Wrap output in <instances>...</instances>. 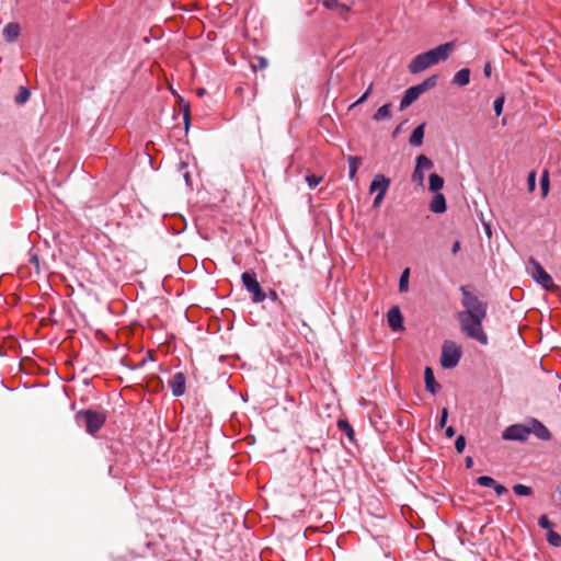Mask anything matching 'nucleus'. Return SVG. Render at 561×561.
<instances>
[{
	"label": "nucleus",
	"instance_id": "nucleus-16",
	"mask_svg": "<svg viewBox=\"0 0 561 561\" xmlns=\"http://www.w3.org/2000/svg\"><path fill=\"white\" fill-rule=\"evenodd\" d=\"M20 25L15 22H11L4 26L2 34L8 43H14L20 35Z\"/></svg>",
	"mask_w": 561,
	"mask_h": 561
},
{
	"label": "nucleus",
	"instance_id": "nucleus-48",
	"mask_svg": "<svg viewBox=\"0 0 561 561\" xmlns=\"http://www.w3.org/2000/svg\"><path fill=\"white\" fill-rule=\"evenodd\" d=\"M491 71H492L491 65L489 62L485 64L484 69H483L484 76L485 77H490L491 76Z\"/></svg>",
	"mask_w": 561,
	"mask_h": 561
},
{
	"label": "nucleus",
	"instance_id": "nucleus-34",
	"mask_svg": "<svg viewBox=\"0 0 561 561\" xmlns=\"http://www.w3.org/2000/svg\"><path fill=\"white\" fill-rule=\"evenodd\" d=\"M306 182L310 188L316 187L318 184H320L323 180L322 176H318L316 174H308L306 175Z\"/></svg>",
	"mask_w": 561,
	"mask_h": 561
},
{
	"label": "nucleus",
	"instance_id": "nucleus-44",
	"mask_svg": "<svg viewBox=\"0 0 561 561\" xmlns=\"http://www.w3.org/2000/svg\"><path fill=\"white\" fill-rule=\"evenodd\" d=\"M339 4V0H324L323 1V5L328 9H333L335 7H337Z\"/></svg>",
	"mask_w": 561,
	"mask_h": 561
},
{
	"label": "nucleus",
	"instance_id": "nucleus-4",
	"mask_svg": "<svg viewBox=\"0 0 561 561\" xmlns=\"http://www.w3.org/2000/svg\"><path fill=\"white\" fill-rule=\"evenodd\" d=\"M461 319V330L466 333V335L482 345L488 344V335L482 327L483 318H460Z\"/></svg>",
	"mask_w": 561,
	"mask_h": 561
},
{
	"label": "nucleus",
	"instance_id": "nucleus-35",
	"mask_svg": "<svg viewBox=\"0 0 561 561\" xmlns=\"http://www.w3.org/2000/svg\"><path fill=\"white\" fill-rule=\"evenodd\" d=\"M538 525L542 528V529H547L548 531L551 530L552 528V523L550 522V519L548 518L547 515H541L538 519Z\"/></svg>",
	"mask_w": 561,
	"mask_h": 561
},
{
	"label": "nucleus",
	"instance_id": "nucleus-52",
	"mask_svg": "<svg viewBox=\"0 0 561 561\" xmlns=\"http://www.w3.org/2000/svg\"><path fill=\"white\" fill-rule=\"evenodd\" d=\"M205 93H206V90H205V89H203V88H201V89H198V90H197V94H198L199 96H203Z\"/></svg>",
	"mask_w": 561,
	"mask_h": 561
},
{
	"label": "nucleus",
	"instance_id": "nucleus-36",
	"mask_svg": "<svg viewBox=\"0 0 561 561\" xmlns=\"http://www.w3.org/2000/svg\"><path fill=\"white\" fill-rule=\"evenodd\" d=\"M371 90H373V84H370L368 87V89L362 94V96L356 101L354 102L351 106H350V110L354 108L355 106H357L358 104L363 103L364 101L367 100V98L370 95L371 93Z\"/></svg>",
	"mask_w": 561,
	"mask_h": 561
},
{
	"label": "nucleus",
	"instance_id": "nucleus-55",
	"mask_svg": "<svg viewBox=\"0 0 561 561\" xmlns=\"http://www.w3.org/2000/svg\"><path fill=\"white\" fill-rule=\"evenodd\" d=\"M43 320L48 321V322H53V323H57V321L56 320L53 321L51 318H44Z\"/></svg>",
	"mask_w": 561,
	"mask_h": 561
},
{
	"label": "nucleus",
	"instance_id": "nucleus-42",
	"mask_svg": "<svg viewBox=\"0 0 561 561\" xmlns=\"http://www.w3.org/2000/svg\"><path fill=\"white\" fill-rule=\"evenodd\" d=\"M385 316H401L399 306H392L391 308H389Z\"/></svg>",
	"mask_w": 561,
	"mask_h": 561
},
{
	"label": "nucleus",
	"instance_id": "nucleus-41",
	"mask_svg": "<svg viewBox=\"0 0 561 561\" xmlns=\"http://www.w3.org/2000/svg\"><path fill=\"white\" fill-rule=\"evenodd\" d=\"M257 62H259L257 66L253 65V69L254 70H256V69H261L262 70V69H265L267 67V60L264 57H259L257 58Z\"/></svg>",
	"mask_w": 561,
	"mask_h": 561
},
{
	"label": "nucleus",
	"instance_id": "nucleus-21",
	"mask_svg": "<svg viewBox=\"0 0 561 561\" xmlns=\"http://www.w3.org/2000/svg\"><path fill=\"white\" fill-rule=\"evenodd\" d=\"M31 96V92L27 88L21 85L18 93L14 96V102L19 105L25 104Z\"/></svg>",
	"mask_w": 561,
	"mask_h": 561
},
{
	"label": "nucleus",
	"instance_id": "nucleus-30",
	"mask_svg": "<svg viewBox=\"0 0 561 561\" xmlns=\"http://www.w3.org/2000/svg\"><path fill=\"white\" fill-rule=\"evenodd\" d=\"M547 541L550 546L558 548L561 546V536L551 529L547 533Z\"/></svg>",
	"mask_w": 561,
	"mask_h": 561
},
{
	"label": "nucleus",
	"instance_id": "nucleus-45",
	"mask_svg": "<svg viewBox=\"0 0 561 561\" xmlns=\"http://www.w3.org/2000/svg\"><path fill=\"white\" fill-rule=\"evenodd\" d=\"M445 434L448 438H451L456 434L454 426H447L445 430Z\"/></svg>",
	"mask_w": 561,
	"mask_h": 561
},
{
	"label": "nucleus",
	"instance_id": "nucleus-3",
	"mask_svg": "<svg viewBox=\"0 0 561 561\" xmlns=\"http://www.w3.org/2000/svg\"><path fill=\"white\" fill-rule=\"evenodd\" d=\"M106 416L103 412L82 410L76 414V422L83 425L89 434L96 433L105 423Z\"/></svg>",
	"mask_w": 561,
	"mask_h": 561
},
{
	"label": "nucleus",
	"instance_id": "nucleus-37",
	"mask_svg": "<svg viewBox=\"0 0 561 561\" xmlns=\"http://www.w3.org/2000/svg\"><path fill=\"white\" fill-rule=\"evenodd\" d=\"M527 184H528V190L530 192L535 190V187H536V172L535 171H531L528 173Z\"/></svg>",
	"mask_w": 561,
	"mask_h": 561
},
{
	"label": "nucleus",
	"instance_id": "nucleus-51",
	"mask_svg": "<svg viewBox=\"0 0 561 561\" xmlns=\"http://www.w3.org/2000/svg\"><path fill=\"white\" fill-rule=\"evenodd\" d=\"M183 176H184V181H185V183H186L187 185H190V180H191L190 173H188V172H185Z\"/></svg>",
	"mask_w": 561,
	"mask_h": 561
},
{
	"label": "nucleus",
	"instance_id": "nucleus-14",
	"mask_svg": "<svg viewBox=\"0 0 561 561\" xmlns=\"http://www.w3.org/2000/svg\"><path fill=\"white\" fill-rule=\"evenodd\" d=\"M535 267V278L543 287L552 284V277L545 271V268L534 259L530 260Z\"/></svg>",
	"mask_w": 561,
	"mask_h": 561
},
{
	"label": "nucleus",
	"instance_id": "nucleus-46",
	"mask_svg": "<svg viewBox=\"0 0 561 561\" xmlns=\"http://www.w3.org/2000/svg\"><path fill=\"white\" fill-rule=\"evenodd\" d=\"M266 298H270L272 301H276L277 300V294L275 290H270L268 294H266Z\"/></svg>",
	"mask_w": 561,
	"mask_h": 561
},
{
	"label": "nucleus",
	"instance_id": "nucleus-22",
	"mask_svg": "<svg viewBox=\"0 0 561 561\" xmlns=\"http://www.w3.org/2000/svg\"><path fill=\"white\" fill-rule=\"evenodd\" d=\"M437 80H438V76L437 75H433V76L427 77L424 81H422L421 83H419L416 85L424 93L427 90L434 88L437 84Z\"/></svg>",
	"mask_w": 561,
	"mask_h": 561
},
{
	"label": "nucleus",
	"instance_id": "nucleus-24",
	"mask_svg": "<svg viewBox=\"0 0 561 561\" xmlns=\"http://www.w3.org/2000/svg\"><path fill=\"white\" fill-rule=\"evenodd\" d=\"M337 427L341 432H343L350 440L354 439V430L352 425L346 420H339L337 421Z\"/></svg>",
	"mask_w": 561,
	"mask_h": 561
},
{
	"label": "nucleus",
	"instance_id": "nucleus-15",
	"mask_svg": "<svg viewBox=\"0 0 561 561\" xmlns=\"http://www.w3.org/2000/svg\"><path fill=\"white\" fill-rule=\"evenodd\" d=\"M425 389L432 394H435L440 385L435 380L434 371L431 367H426L424 370Z\"/></svg>",
	"mask_w": 561,
	"mask_h": 561
},
{
	"label": "nucleus",
	"instance_id": "nucleus-58",
	"mask_svg": "<svg viewBox=\"0 0 561 561\" xmlns=\"http://www.w3.org/2000/svg\"><path fill=\"white\" fill-rule=\"evenodd\" d=\"M451 83H456V76L451 79Z\"/></svg>",
	"mask_w": 561,
	"mask_h": 561
},
{
	"label": "nucleus",
	"instance_id": "nucleus-31",
	"mask_svg": "<svg viewBox=\"0 0 561 561\" xmlns=\"http://www.w3.org/2000/svg\"><path fill=\"white\" fill-rule=\"evenodd\" d=\"M550 187L549 173L547 170L543 171L540 179V188L542 192V196H547Z\"/></svg>",
	"mask_w": 561,
	"mask_h": 561
},
{
	"label": "nucleus",
	"instance_id": "nucleus-57",
	"mask_svg": "<svg viewBox=\"0 0 561 561\" xmlns=\"http://www.w3.org/2000/svg\"><path fill=\"white\" fill-rule=\"evenodd\" d=\"M397 133H399V127H397L396 130L393 131V136H396Z\"/></svg>",
	"mask_w": 561,
	"mask_h": 561
},
{
	"label": "nucleus",
	"instance_id": "nucleus-49",
	"mask_svg": "<svg viewBox=\"0 0 561 561\" xmlns=\"http://www.w3.org/2000/svg\"><path fill=\"white\" fill-rule=\"evenodd\" d=\"M485 234L490 238L492 234L491 226L489 224H483Z\"/></svg>",
	"mask_w": 561,
	"mask_h": 561
},
{
	"label": "nucleus",
	"instance_id": "nucleus-39",
	"mask_svg": "<svg viewBox=\"0 0 561 561\" xmlns=\"http://www.w3.org/2000/svg\"><path fill=\"white\" fill-rule=\"evenodd\" d=\"M466 448V438L463 435L458 434V455L461 454Z\"/></svg>",
	"mask_w": 561,
	"mask_h": 561
},
{
	"label": "nucleus",
	"instance_id": "nucleus-29",
	"mask_svg": "<svg viewBox=\"0 0 561 561\" xmlns=\"http://www.w3.org/2000/svg\"><path fill=\"white\" fill-rule=\"evenodd\" d=\"M387 319H388V325L393 332H399L404 329V327H403L404 318H387Z\"/></svg>",
	"mask_w": 561,
	"mask_h": 561
},
{
	"label": "nucleus",
	"instance_id": "nucleus-47",
	"mask_svg": "<svg viewBox=\"0 0 561 561\" xmlns=\"http://www.w3.org/2000/svg\"><path fill=\"white\" fill-rule=\"evenodd\" d=\"M465 462H466V468L470 469L473 466V458L471 456H467Z\"/></svg>",
	"mask_w": 561,
	"mask_h": 561
},
{
	"label": "nucleus",
	"instance_id": "nucleus-2",
	"mask_svg": "<svg viewBox=\"0 0 561 561\" xmlns=\"http://www.w3.org/2000/svg\"><path fill=\"white\" fill-rule=\"evenodd\" d=\"M460 290L462 293L461 304L466 310L458 311V316H485L486 304L483 295L471 286H462Z\"/></svg>",
	"mask_w": 561,
	"mask_h": 561
},
{
	"label": "nucleus",
	"instance_id": "nucleus-19",
	"mask_svg": "<svg viewBox=\"0 0 561 561\" xmlns=\"http://www.w3.org/2000/svg\"><path fill=\"white\" fill-rule=\"evenodd\" d=\"M347 163H348V179L351 181H354L356 178V172L358 170V167L360 164V159L355 156H348L347 157Z\"/></svg>",
	"mask_w": 561,
	"mask_h": 561
},
{
	"label": "nucleus",
	"instance_id": "nucleus-10",
	"mask_svg": "<svg viewBox=\"0 0 561 561\" xmlns=\"http://www.w3.org/2000/svg\"><path fill=\"white\" fill-rule=\"evenodd\" d=\"M185 381L186 378L183 373H175L172 376L171 380L169 381V386L174 397H181L185 393Z\"/></svg>",
	"mask_w": 561,
	"mask_h": 561
},
{
	"label": "nucleus",
	"instance_id": "nucleus-32",
	"mask_svg": "<svg viewBox=\"0 0 561 561\" xmlns=\"http://www.w3.org/2000/svg\"><path fill=\"white\" fill-rule=\"evenodd\" d=\"M504 103H505V96L504 94L497 96L494 102H493V110H494V113L496 116H500L503 112V107H504Z\"/></svg>",
	"mask_w": 561,
	"mask_h": 561
},
{
	"label": "nucleus",
	"instance_id": "nucleus-43",
	"mask_svg": "<svg viewBox=\"0 0 561 561\" xmlns=\"http://www.w3.org/2000/svg\"><path fill=\"white\" fill-rule=\"evenodd\" d=\"M184 125H185V130L187 131L188 128H190V111H188V106H185V108H184Z\"/></svg>",
	"mask_w": 561,
	"mask_h": 561
},
{
	"label": "nucleus",
	"instance_id": "nucleus-12",
	"mask_svg": "<svg viewBox=\"0 0 561 561\" xmlns=\"http://www.w3.org/2000/svg\"><path fill=\"white\" fill-rule=\"evenodd\" d=\"M389 186H390V179H388L383 174H376L374 176L373 181L370 182L369 192L370 193H375V192L387 193Z\"/></svg>",
	"mask_w": 561,
	"mask_h": 561
},
{
	"label": "nucleus",
	"instance_id": "nucleus-1",
	"mask_svg": "<svg viewBox=\"0 0 561 561\" xmlns=\"http://www.w3.org/2000/svg\"><path fill=\"white\" fill-rule=\"evenodd\" d=\"M456 48L455 41L438 45L427 51L416 55L409 64L408 69L412 75L420 73L427 68L447 60Z\"/></svg>",
	"mask_w": 561,
	"mask_h": 561
},
{
	"label": "nucleus",
	"instance_id": "nucleus-33",
	"mask_svg": "<svg viewBox=\"0 0 561 561\" xmlns=\"http://www.w3.org/2000/svg\"><path fill=\"white\" fill-rule=\"evenodd\" d=\"M425 174L424 171L420 170L415 167L413 173H412V181L416 183L420 186L424 185Z\"/></svg>",
	"mask_w": 561,
	"mask_h": 561
},
{
	"label": "nucleus",
	"instance_id": "nucleus-53",
	"mask_svg": "<svg viewBox=\"0 0 561 561\" xmlns=\"http://www.w3.org/2000/svg\"><path fill=\"white\" fill-rule=\"evenodd\" d=\"M450 250H451V253H453V254H456V250H457L456 241L451 244Z\"/></svg>",
	"mask_w": 561,
	"mask_h": 561
},
{
	"label": "nucleus",
	"instance_id": "nucleus-7",
	"mask_svg": "<svg viewBox=\"0 0 561 561\" xmlns=\"http://www.w3.org/2000/svg\"><path fill=\"white\" fill-rule=\"evenodd\" d=\"M440 364L443 368H454L456 367V343L451 341H447L443 345V352L440 357Z\"/></svg>",
	"mask_w": 561,
	"mask_h": 561
},
{
	"label": "nucleus",
	"instance_id": "nucleus-6",
	"mask_svg": "<svg viewBox=\"0 0 561 561\" xmlns=\"http://www.w3.org/2000/svg\"><path fill=\"white\" fill-rule=\"evenodd\" d=\"M528 425L522 423L512 424L507 426L502 433V438L504 440L525 442L528 439Z\"/></svg>",
	"mask_w": 561,
	"mask_h": 561
},
{
	"label": "nucleus",
	"instance_id": "nucleus-18",
	"mask_svg": "<svg viewBox=\"0 0 561 561\" xmlns=\"http://www.w3.org/2000/svg\"><path fill=\"white\" fill-rule=\"evenodd\" d=\"M428 182H430L428 188L433 193H439V191L444 186V179L440 175H438L437 173H431L430 178H428Z\"/></svg>",
	"mask_w": 561,
	"mask_h": 561
},
{
	"label": "nucleus",
	"instance_id": "nucleus-50",
	"mask_svg": "<svg viewBox=\"0 0 561 561\" xmlns=\"http://www.w3.org/2000/svg\"><path fill=\"white\" fill-rule=\"evenodd\" d=\"M556 492L558 494V497H559V503L561 504V483H559L556 488Z\"/></svg>",
	"mask_w": 561,
	"mask_h": 561
},
{
	"label": "nucleus",
	"instance_id": "nucleus-8",
	"mask_svg": "<svg viewBox=\"0 0 561 561\" xmlns=\"http://www.w3.org/2000/svg\"><path fill=\"white\" fill-rule=\"evenodd\" d=\"M529 435L534 434L541 440H550L552 437L549 428L539 420L531 417L528 423Z\"/></svg>",
	"mask_w": 561,
	"mask_h": 561
},
{
	"label": "nucleus",
	"instance_id": "nucleus-20",
	"mask_svg": "<svg viewBox=\"0 0 561 561\" xmlns=\"http://www.w3.org/2000/svg\"><path fill=\"white\" fill-rule=\"evenodd\" d=\"M390 107H391L390 103L381 105L376 111V113L373 115V119L376 121V122H379V121H383V119L390 118V116H391Z\"/></svg>",
	"mask_w": 561,
	"mask_h": 561
},
{
	"label": "nucleus",
	"instance_id": "nucleus-13",
	"mask_svg": "<svg viewBox=\"0 0 561 561\" xmlns=\"http://www.w3.org/2000/svg\"><path fill=\"white\" fill-rule=\"evenodd\" d=\"M428 208L434 214H444L447 210L445 196L442 193H434Z\"/></svg>",
	"mask_w": 561,
	"mask_h": 561
},
{
	"label": "nucleus",
	"instance_id": "nucleus-54",
	"mask_svg": "<svg viewBox=\"0 0 561 561\" xmlns=\"http://www.w3.org/2000/svg\"><path fill=\"white\" fill-rule=\"evenodd\" d=\"M461 355H462L461 348H460V346H458V353H457L458 362L460 360Z\"/></svg>",
	"mask_w": 561,
	"mask_h": 561
},
{
	"label": "nucleus",
	"instance_id": "nucleus-11",
	"mask_svg": "<svg viewBox=\"0 0 561 561\" xmlns=\"http://www.w3.org/2000/svg\"><path fill=\"white\" fill-rule=\"evenodd\" d=\"M421 94H423V92L416 84L407 89L400 101V110L402 111L409 107L414 101H416L420 98Z\"/></svg>",
	"mask_w": 561,
	"mask_h": 561
},
{
	"label": "nucleus",
	"instance_id": "nucleus-9",
	"mask_svg": "<svg viewBox=\"0 0 561 561\" xmlns=\"http://www.w3.org/2000/svg\"><path fill=\"white\" fill-rule=\"evenodd\" d=\"M476 483L483 488H492L497 496H502L508 493V490L505 485L496 482L490 476H480L476 479Z\"/></svg>",
	"mask_w": 561,
	"mask_h": 561
},
{
	"label": "nucleus",
	"instance_id": "nucleus-23",
	"mask_svg": "<svg viewBox=\"0 0 561 561\" xmlns=\"http://www.w3.org/2000/svg\"><path fill=\"white\" fill-rule=\"evenodd\" d=\"M437 80H438V76L437 75H433V76L427 77L424 81H422L421 83H419L416 85L424 93L427 90L434 88L437 84Z\"/></svg>",
	"mask_w": 561,
	"mask_h": 561
},
{
	"label": "nucleus",
	"instance_id": "nucleus-28",
	"mask_svg": "<svg viewBox=\"0 0 561 561\" xmlns=\"http://www.w3.org/2000/svg\"><path fill=\"white\" fill-rule=\"evenodd\" d=\"M470 82V69L462 68L458 70V87L467 85Z\"/></svg>",
	"mask_w": 561,
	"mask_h": 561
},
{
	"label": "nucleus",
	"instance_id": "nucleus-26",
	"mask_svg": "<svg viewBox=\"0 0 561 561\" xmlns=\"http://www.w3.org/2000/svg\"><path fill=\"white\" fill-rule=\"evenodd\" d=\"M416 168H419L422 171L430 170L433 168V162L430 158H427L425 154H420L416 158Z\"/></svg>",
	"mask_w": 561,
	"mask_h": 561
},
{
	"label": "nucleus",
	"instance_id": "nucleus-27",
	"mask_svg": "<svg viewBox=\"0 0 561 561\" xmlns=\"http://www.w3.org/2000/svg\"><path fill=\"white\" fill-rule=\"evenodd\" d=\"M513 491L517 496H530L533 494L531 488L522 483L514 484Z\"/></svg>",
	"mask_w": 561,
	"mask_h": 561
},
{
	"label": "nucleus",
	"instance_id": "nucleus-40",
	"mask_svg": "<svg viewBox=\"0 0 561 561\" xmlns=\"http://www.w3.org/2000/svg\"><path fill=\"white\" fill-rule=\"evenodd\" d=\"M385 195H386V193L378 192L377 195L374 198L373 206L374 207H379L381 202H382V199L385 198Z\"/></svg>",
	"mask_w": 561,
	"mask_h": 561
},
{
	"label": "nucleus",
	"instance_id": "nucleus-38",
	"mask_svg": "<svg viewBox=\"0 0 561 561\" xmlns=\"http://www.w3.org/2000/svg\"><path fill=\"white\" fill-rule=\"evenodd\" d=\"M447 419H448V410H447L446 408H444V409L442 410V415H440V417H439V421H438L437 426H438L439 428H444V427H445V425H446Z\"/></svg>",
	"mask_w": 561,
	"mask_h": 561
},
{
	"label": "nucleus",
	"instance_id": "nucleus-5",
	"mask_svg": "<svg viewBox=\"0 0 561 561\" xmlns=\"http://www.w3.org/2000/svg\"><path fill=\"white\" fill-rule=\"evenodd\" d=\"M241 279L245 289L252 295L254 302H262L266 299V294L257 282L255 273L244 272Z\"/></svg>",
	"mask_w": 561,
	"mask_h": 561
},
{
	"label": "nucleus",
	"instance_id": "nucleus-56",
	"mask_svg": "<svg viewBox=\"0 0 561 561\" xmlns=\"http://www.w3.org/2000/svg\"><path fill=\"white\" fill-rule=\"evenodd\" d=\"M180 168H181V169H185V168H186V163H185V162H181V163H180Z\"/></svg>",
	"mask_w": 561,
	"mask_h": 561
},
{
	"label": "nucleus",
	"instance_id": "nucleus-17",
	"mask_svg": "<svg viewBox=\"0 0 561 561\" xmlns=\"http://www.w3.org/2000/svg\"><path fill=\"white\" fill-rule=\"evenodd\" d=\"M424 129H425V123L420 124L416 126L409 139V142L412 147H421L423 144L424 138Z\"/></svg>",
	"mask_w": 561,
	"mask_h": 561
},
{
	"label": "nucleus",
	"instance_id": "nucleus-25",
	"mask_svg": "<svg viewBox=\"0 0 561 561\" xmlns=\"http://www.w3.org/2000/svg\"><path fill=\"white\" fill-rule=\"evenodd\" d=\"M409 277H410V270L405 268L402 271L400 278H399V291L405 293L409 289Z\"/></svg>",
	"mask_w": 561,
	"mask_h": 561
}]
</instances>
